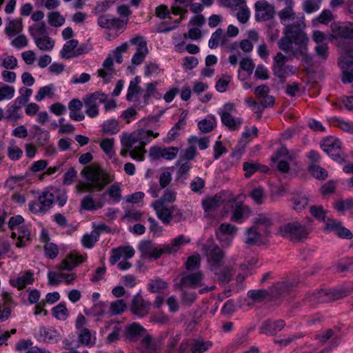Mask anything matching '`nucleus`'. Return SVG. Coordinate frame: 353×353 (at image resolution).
Instances as JSON below:
<instances>
[{"instance_id": "nucleus-1", "label": "nucleus", "mask_w": 353, "mask_h": 353, "mask_svg": "<svg viewBox=\"0 0 353 353\" xmlns=\"http://www.w3.org/2000/svg\"><path fill=\"white\" fill-rule=\"evenodd\" d=\"M290 20L292 23L285 25L284 36L278 41V47L286 53L290 52L294 57H301L305 63L310 64L312 61V57L307 53L309 39L304 31V15L299 13Z\"/></svg>"}, {"instance_id": "nucleus-2", "label": "nucleus", "mask_w": 353, "mask_h": 353, "mask_svg": "<svg viewBox=\"0 0 353 353\" xmlns=\"http://www.w3.org/2000/svg\"><path fill=\"white\" fill-rule=\"evenodd\" d=\"M332 34L330 40L343 50V54L339 58V65L342 69L341 81L343 83L353 81V49L349 48L348 39H353V23L334 22L331 25Z\"/></svg>"}, {"instance_id": "nucleus-3", "label": "nucleus", "mask_w": 353, "mask_h": 353, "mask_svg": "<svg viewBox=\"0 0 353 353\" xmlns=\"http://www.w3.org/2000/svg\"><path fill=\"white\" fill-rule=\"evenodd\" d=\"M81 174L85 180L82 187L86 192H100L111 181L107 172L99 165L85 167Z\"/></svg>"}, {"instance_id": "nucleus-4", "label": "nucleus", "mask_w": 353, "mask_h": 353, "mask_svg": "<svg viewBox=\"0 0 353 353\" xmlns=\"http://www.w3.org/2000/svg\"><path fill=\"white\" fill-rule=\"evenodd\" d=\"M350 291L343 288L323 290L308 293L304 299L305 305H314L319 303H329L345 297Z\"/></svg>"}, {"instance_id": "nucleus-5", "label": "nucleus", "mask_w": 353, "mask_h": 353, "mask_svg": "<svg viewBox=\"0 0 353 353\" xmlns=\"http://www.w3.org/2000/svg\"><path fill=\"white\" fill-rule=\"evenodd\" d=\"M159 136V133H154L150 130L138 129L131 134H128L129 147L137 146L139 155L136 157L139 161H143L145 159L146 150L145 145L152 141V137L156 138Z\"/></svg>"}, {"instance_id": "nucleus-6", "label": "nucleus", "mask_w": 353, "mask_h": 353, "mask_svg": "<svg viewBox=\"0 0 353 353\" xmlns=\"http://www.w3.org/2000/svg\"><path fill=\"white\" fill-rule=\"evenodd\" d=\"M279 234L292 242H301L308 237L310 230L297 221L289 222L280 225Z\"/></svg>"}, {"instance_id": "nucleus-7", "label": "nucleus", "mask_w": 353, "mask_h": 353, "mask_svg": "<svg viewBox=\"0 0 353 353\" xmlns=\"http://www.w3.org/2000/svg\"><path fill=\"white\" fill-rule=\"evenodd\" d=\"M201 251L205 256L210 269L221 266L222 260L225 257V252L214 242L213 238H210L202 244Z\"/></svg>"}, {"instance_id": "nucleus-8", "label": "nucleus", "mask_w": 353, "mask_h": 353, "mask_svg": "<svg viewBox=\"0 0 353 353\" xmlns=\"http://www.w3.org/2000/svg\"><path fill=\"white\" fill-rule=\"evenodd\" d=\"M108 95L101 91L86 94L83 97L85 108V112L90 118L97 117L99 114V106L107 101Z\"/></svg>"}, {"instance_id": "nucleus-9", "label": "nucleus", "mask_w": 353, "mask_h": 353, "mask_svg": "<svg viewBox=\"0 0 353 353\" xmlns=\"http://www.w3.org/2000/svg\"><path fill=\"white\" fill-rule=\"evenodd\" d=\"M321 149L326 152L334 161L342 163L344 157L341 150V142L333 137L324 139L321 143Z\"/></svg>"}, {"instance_id": "nucleus-10", "label": "nucleus", "mask_w": 353, "mask_h": 353, "mask_svg": "<svg viewBox=\"0 0 353 353\" xmlns=\"http://www.w3.org/2000/svg\"><path fill=\"white\" fill-rule=\"evenodd\" d=\"M284 292V285L278 283L272 286L270 291L264 289L251 290L248 292V296L254 302L260 303L265 301L268 296L278 298L283 295Z\"/></svg>"}, {"instance_id": "nucleus-11", "label": "nucleus", "mask_w": 353, "mask_h": 353, "mask_svg": "<svg viewBox=\"0 0 353 353\" xmlns=\"http://www.w3.org/2000/svg\"><path fill=\"white\" fill-rule=\"evenodd\" d=\"M190 239L186 240L184 235L181 234L176 238L172 240L169 244L163 245V247L152 248V251L150 254L149 259H157L163 254H172L174 253L179 249L180 246L185 243H189Z\"/></svg>"}, {"instance_id": "nucleus-12", "label": "nucleus", "mask_w": 353, "mask_h": 353, "mask_svg": "<svg viewBox=\"0 0 353 353\" xmlns=\"http://www.w3.org/2000/svg\"><path fill=\"white\" fill-rule=\"evenodd\" d=\"M288 61V57L281 52H278L274 58L272 69L274 74L281 79L282 83L284 81V79L292 72V66L286 65Z\"/></svg>"}, {"instance_id": "nucleus-13", "label": "nucleus", "mask_w": 353, "mask_h": 353, "mask_svg": "<svg viewBox=\"0 0 353 353\" xmlns=\"http://www.w3.org/2000/svg\"><path fill=\"white\" fill-rule=\"evenodd\" d=\"M274 8L265 0L255 3V19L257 21H265L274 17Z\"/></svg>"}, {"instance_id": "nucleus-14", "label": "nucleus", "mask_w": 353, "mask_h": 353, "mask_svg": "<svg viewBox=\"0 0 353 353\" xmlns=\"http://www.w3.org/2000/svg\"><path fill=\"white\" fill-rule=\"evenodd\" d=\"M285 325V323L282 319L272 320L268 319L261 323L259 330L261 334L275 336L284 328Z\"/></svg>"}, {"instance_id": "nucleus-15", "label": "nucleus", "mask_w": 353, "mask_h": 353, "mask_svg": "<svg viewBox=\"0 0 353 353\" xmlns=\"http://www.w3.org/2000/svg\"><path fill=\"white\" fill-rule=\"evenodd\" d=\"M145 333L146 330L141 325L134 322L125 326L123 336L125 341L136 342L141 337L146 336Z\"/></svg>"}, {"instance_id": "nucleus-16", "label": "nucleus", "mask_w": 353, "mask_h": 353, "mask_svg": "<svg viewBox=\"0 0 353 353\" xmlns=\"http://www.w3.org/2000/svg\"><path fill=\"white\" fill-rule=\"evenodd\" d=\"M237 228L230 223H222L216 230L215 234L220 242H223L225 245H230L232 241V236L236 234Z\"/></svg>"}, {"instance_id": "nucleus-17", "label": "nucleus", "mask_w": 353, "mask_h": 353, "mask_svg": "<svg viewBox=\"0 0 353 353\" xmlns=\"http://www.w3.org/2000/svg\"><path fill=\"white\" fill-rule=\"evenodd\" d=\"M151 303L145 301L140 293L134 296L131 303L132 312L140 317L145 316L150 311Z\"/></svg>"}, {"instance_id": "nucleus-18", "label": "nucleus", "mask_w": 353, "mask_h": 353, "mask_svg": "<svg viewBox=\"0 0 353 353\" xmlns=\"http://www.w3.org/2000/svg\"><path fill=\"white\" fill-rule=\"evenodd\" d=\"M203 274L201 271L183 275L178 285L181 288H191L195 289L203 285Z\"/></svg>"}, {"instance_id": "nucleus-19", "label": "nucleus", "mask_w": 353, "mask_h": 353, "mask_svg": "<svg viewBox=\"0 0 353 353\" xmlns=\"http://www.w3.org/2000/svg\"><path fill=\"white\" fill-rule=\"evenodd\" d=\"M214 272V279L221 285L224 286L229 283L234 274V270L228 266L220 268L217 266L210 269Z\"/></svg>"}, {"instance_id": "nucleus-20", "label": "nucleus", "mask_w": 353, "mask_h": 353, "mask_svg": "<svg viewBox=\"0 0 353 353\" xmlns=\"http://www.w3.org/2000/svg\"><path fill=\"white\" fill-rule=\"evenodd\" d=\"M128 20H126L124 23L123 21L114 17L111 14H103L99 17L97 19L98 25L102 28L105 29H116L119 30L125 26L127 23Z\"/></svg>"}, {"instance_id": "nucleus-21", "label": "nucleus", "mask_w": 353, "mask_h": 353, "mask_svg": "<svg viewBox=\"0 0 353 353\" xmlns=\"http://www.w3.org/2000/svg\"><path fill=\"white\" fill-rule=\"evenodd\" d=\"M152 205L156 211L158 218L163 223L168 224L170 223L171 219H172L174 206H172L170 208H166L165 205L162 203L161 201H156L152 204Z\"/></svg>"}, {"instance_id": "nucleus-22", "label": "nucleus", "mask_w": 353, "mask_h": 353, "mask_svg": "<svg viewBox=\"0 0 353 353\" xmlns=\"http://www.w3.org/2000/svg\"><path fill=\"white\" fill-rule=\"evenodd\" d=\"M325 229L334 232L338 236L343 239H351L353 236L352 232L341 225L340 221L328 219L325 223Z\"/></svg>"}, {"instance_id": "nucleus-23", "label": "nucleus", "mask_w": 353, "mask_h": 353, "mask_svg": "<svg viewBox=\"0 0 353 353\" xmlns=\"http://www.w3.org/2000/svg\"><path fill=\"white\" fill-rule=\"evenodd\" d=\"M83 105V101L79 99H73L68 103L69 116L72 120L81 121L85 119L83 112L81 111Z\"/></svg>"}, {"instance_id": "nucleus-24", "label": "nucleus", "mask_w": 353, "mask_h": 353, "mask_svg": "<svg viewBox=\"0 0 353 353\" xmlns=\"http://www.w3.org/2000/svg\"><path fill=\"white\" fill-rule=\"evenodd\" d=\"M222 123L228 128L230 130H238L243 123L242 118L235 119L230 112L219 111Z\"/></svg>"}, {"instance_id": "nucleus-25", "label": "nucleus", "mask_w": 353, "mask_h": 353, "mask_svg": "<svg viewBox=\"0 0 353 353\" xmlns=\"http://www.w3.org/2000/svg\"><path fill=\"white\" fill-rule=\"evenodd\" d=\"M39 340L49 343H54L61 340L57 331L52 327H41L39 330Z\"/></svg>"}, {"instance_id": "nucleus-26", "label": "nucleus", "mask_w": 353, "mask_h": 353, "mask_svg": "<svg viewBox=\"0 0 353 353\" xmlns=\"http://www.w3.org/2000/svg\"><path fill=\"white\" fill-rule=\"evenodd\" d=\"M84 261L83 256H75L72 254H68L67 257L61 261L58 269L59 270H67L71 271L78 264L82 263Z\"/></svg>"}, {"instance_id": "nucleus-27", "label": "nucleus", "mask_w": 353, "mask_h": 353, "mask_svg": "<svg viewBox=\"0 0 353 353\" xmlns=\"http://www.w3.org/2000/svg\"><path fill=\"white\" fill-rule=\"evenodd\" d=\"M34 281V274L31 271L26 272L22 276L16 279L10 280L12 286L22 290L28 284H31Z\"/></svg>"}, {"instance_id": "nucleus-28", "label": "nucleus", "mask_w": 353, "mask_h": 353, "mask_svg": "<svg viewBox=\"0 0 353 353\" xmlns=\"http://www.w3.org/2000/svg\"><path fill=\"white\" fill-rule=\"evenodd\" d=\"M128 142V134L123 133L121 139V143L123 148L121 151V155L123 157H127L129 154L133 159L138 161V159L136 158V157L139 155L137 146L129 147Z\"/></svg>"}, {"instance_id": "nucleus-29", "label": "nucleus", "mask_w": 353, "mask_h": 353, "mask_svg": "<svg viewBox=\"0 0 353 353\" xmlns=\"http://www.w3.org/2000/svg\"><path fill=\"white\" fill-rule=\"evenodd\" d=\"M168 287V283L161 278L150 279L148 283V290L151 293H161Z\"/></svg>"}, {"instance_id": "nucleus-30", "label": "nucleus", "mask_w": 353, "mask_h": 353, "mask_svg": "<svg viewBox=\"0 0 353 353\" xmlns=\"http://www.w3.org/2000/svg\"><path fill=\"white\" fill-rule=\"evenodd\" d=\"M79 45V41L77 39H70L67 41L63 46L60 52L61 57L63 59H70L74 57L73 54L77 47Z\"/></svg>"}, {"instance_id": "nucleus-31", "label": "nucleus", "mask_w": 353, "mask_h": 353, "mask_svg": "<svg viewBox=\"0 0 353 353\" xmlns=\"http://www.w3.org/2000/svg\"><path fill=\"white\" fill-rule=\"evenodd\" d=\"M148 54V49L147 47V43L143 42L139 47H137L136 52L132 57V63L138 65H140L145 59V57Z\"/></svg>"}, {"instance_id": "nucleus-32", "label": "nucleus", "mask_w": 353, "mask_h": 353, "mask_svg": "<svg viewBox=\"0 0 353 353\" xmlns=\"http://www.w3.org/2000/svg\"><path fill=\"white\" fill-rule=\"evenodd\" d=\"M34 40L37 48L43 51H50L54 46V41L48 35L35 38Z\"/></svg>"}, {"instance_id": "nucleus-33", "label": "nucleus", "mask_w": 353, "mask_h": 353, "mask_svg": "<svg viewBox=\"0 0 353 353\" xmlns=\"http://www.w3.org/2000/svg\"><path fill=\"white\" fill-rule=\"evenodd\" d=\"M119 130V122L114 119L105 121L101 125V131L105 134H116Z\"/></svg>"}, {"instance_id": "nucleus-34", "label": "nucleus", "mask_w": 353, "mask_h": 353, "mask_svg": "<svg viewBox=\"0 0 353 353\" xmlns=\"http://www.w3.org/2000/svg\"><path fill=\"white\" fill-rule=\"evenodd\" d=\"M332 268L339 273L353 272V260L350 259H341L333 265Z\"/></svg>"}, {"instance_id": "nucleus-35", "label": "nucleus", "mask_w": 353, "mask_h": 353, "mask_svg": "<svg viewBox=\"0 0 353 353\" xmlns=\"http://www.w3.org/2000/svg\"><path fill=\"white\" fill-rule=\"evenodd\" d=\"M156 348L157 344L152 341V337L150 334H147L143 337L139 343V349L146 353H158Z\"/></svg>"}, {"instance_id": "nucleus-36", "label": "nucleus", "mask_w": 353, "mask_h": 353, "mask_svg": "<svg viewBox=\"0 0 353 353\" xmlns=\"http://www.w3.org/2000/svg\"><path fill=\"white\" fill-rule=\"evenodd\" d=\"M247 238L245 243L248 245H254L259 244L261 242V234L257 231V229L252 226L246 230L245 232Z\"/></svg>"}, {"instance_id": "nucleus-37", "label": "nucleus", "mask_w": 353, "mask_h": 353, "mask_svg": "<svg viewBox=\"0 0 353 353\" xmlns=\"http://www.w3.org/2000/svg\"><path fill=\"white\" fill-rule=\"evenodd\" d=\"M232 215L231 219L237 223H241L244 218L245 209L241 204L237 203L235 201L230 204Z\"/></svg>"}, {"instance_id": "nucleus-38", "label": "nucleus", "mask_w": 353, "mask_h": 353, "mask_svg": "<svg viewBox=\"0 0 353 353\" xmlns=\"http://www.w3.org/2000/svg\"><path fill=\"white\" fill-rule=\"evenodd\" d=\"M192 1L193 0H174V3L171 7L172 12L174 15L179 14H185L188 12L186 8L189 6V3Z\"/></svg>"}, {"instance_id": "nucleus-39", "label": "nucleus", "mask_w": 353, "mask_h": 353, "mask_svg": "<svg viewBox=\"0 0 353 353\" xmlns=\"http://www.w3.org/2000/svg\"><path fill=\"white\" fill-rule=\"evenodd\" d=\"M212 343L209 341H203L202 339H193L192 341V353H203L206 351Z\"/></svg>"}, {"instance_id": "nucleus-40", "label": "nucleus", "mask_w": 353, "mask_h": 353, "mask_svg": "<svg viewBox=\"0 0 353 353\" xmlns=\"http://www.w3.org/2000/svg\"><path fill=\"white\" fill-rule=\"evenodd\" d=\"M28 30L33 39H35V38H39L38 37L39 35L43 37L48 35L47 27L43 21L30 26Z\"/></svg>"}, {"instance_id": "nucleus-41", "label": "nucleus", "mask_w": 353, "mask_h": 353, "mask_svg": "<svg viewBox=\"0 0 353 353\" xmlns=\"http://www.w3.org/2000/svg\"><path fill=\"white\" fill-rule=\"evenodd\" d=\"M53 316L58 319L64 321L68 316V310L65 303H60L52 309Z\"/></svg>"}, {"instance_id": "nucleus-42", "label": "nucleus", "mask_w": 353, "mask_h": 353, "mask_svg": "<svg viewBox=\"0 0 353 353\" xmlns=\"http://www.w3.org/2000/svg\"><path fill=\"white\" fill-rule=\"evenodd\" d=\"M223 202L221 196L215 195L214 197L209 198L203 201V207L205 211H210L219 207Z\"/></svg>"}, {"instance_id": "nucleus-43", "label": "nucleus", "mask_w": 353, "mask_h": 353, "mask_svg": "<svg viewBox=\"0 0 353 353\" xmlns=\"http://www.w3.org/2000/svg\"><path fill=\"white\" fill-rule=\"evenodd\" d=\"M309 171L312 176L319 180H324L328 176L327 171L317 164H311Z\"/></svg>"}, {"instance_id": "nucleus-44", "label": "nucleus", "mask_w": 353, "mask_h": 353, "mask_svg": "<svg viewBox=\"0 0 353 353\" xmlns=\"http://www.w3.org/2000/svg\"><path fill=\"white\" fill-rule=\"evenodd\" d=\"M48 23L52 27H59L64 24L65 19L57 12H51L48 14Z\"/></svg>"}, {"instance_id": "nucleus-45", "label": "nucleus", "mask_w": 353, "mask_h": 353, "mask_svg": "<svg viewBox=\"0 0 353 353\" xmlns=\"http://www.w3.org/2000/svg\"><path fill=\"white\" fill-rule=\"evenodd\" d=\"M99 236V233L94 230L92 231L90 234H84L81 239L83 246L86 248H93L95 243L98 241Z\"/></svg>"}, {"instance_id": "nucleus-46", "label": "nucleus", "mask_w": 353, "mask_h": 353, "mask_svg": "<svg viewBox=\"0 0 353 353\" xmlns=\"http://www.w3.org/2000/svg\"><path fill=\"white\" fill-rule=\"evenodd\" d=\"M23 23L22 19L12 20L9 22V24L6 27V33L11 37L13 36L14 32H20L22 31Z\"/></svg>"}, {"instance_id": "nucleus-47", "label": "nucleus", "mask_w": 353, "mask_h": 353, "mask_svg": "<svg viewBox=\"0 0 353 353\" xmlns=\"http://www.w3.org/2000/svg\"><path fill=\"white\" fill-rule=\"evenodd\" d=\"M334 208L339 212L347 210L350 214H353V199L339 200L335 203Z\"/></svg>"}, {"instance_id": "nucleus-48", "label": "nucleus", "mask_w": 353, "mask_h": 353, "mask_svg": "<svg viewBox=\"0 0 353 353\" xmlns=\"http://www.w3.org/2000/svg\"><path fill=\"white\" fill-rule=\"evenodd\" d=\"M292 209L296 212H301L308 205L309 199L306 195H303L292 198Z\"/></svg>"}, {"instance_id": "nucleus-49", "label": "nucleus", "mask_w": 353, "mask_h": 353, "mask_svg": "<svg viewBox=\"0 0 353 353\" xmlns=\"http://www.w3.org/2000/svg\"><path fill=\"white\" fill-rule=\"evenodd\" d=\"M38 199L40 201L41 205L44 210L47 211L52 205L55 197L54 195L49 192H43L39 196Z\"/></svg>"}, {"instance_id": "nucleus-50", "label": "nucleus", "mask_w": 353, "mask_h": 353, "mask_svg": "<svg viewBox=\"0 0 353 353\" xmlns=\"http://www.w3.org/2000/svg\"><path fill=\"white\" fill-rule=\"evenodd\" d=\"M19 234L17 236L18 241L16 243L17 247L22 248L25 245V242L30 239V233L25 225H21L19 228Z\"/></svg>"}, {"instance_id": "nucleus-51", "label": "nucleus", "mask_w": 353, "mask_h": 353, "mask_svg": "<svg viewBox=\"0 0 353 353\" xmlns=\"http://www.w3.org/2000/svg\"><path fill=\"white\" fill-rule=\"evenodd\" d=\"M108 306V302L99 301L90 309L89 314L94 316H101L105 313Z\"/></svg>"}, {"instance_id": "nucleus-52", "label": "nucleus", "mask_w": 353, "mask_h": 353, "mask_svg": "<svg viewBox=\"0 0 353 353\" xmlns=\"http://www.w3.org/2000/svg\"><path fill=\"white\" fill-rule=\"evenodd\" d=\"M320 8L319 0H304L303 2V10L307 14H311L319 10Z\"/></svg>"}, {"instance_id": "nucleus-53", "label": "nucleus", "mask_w": 353, "mask_h": 353, "mask_svg": "<svg viewBox=\"0 0 353 353\" xmlns=\"http://www.w3.org/2000/svg\"><path fill=\"white\" fill-rule=\"evenodd\" d=\"M126 308V304L123 299H118L110 305V310L112 315L120 314Z\"/></svg>"}, {"instance_id": "nucleus-54", "label": "nucleus", "mask_w": 353, "mask_h": 353, "mask_svg": "<svg viewBox=\"0 0 353 353\" xmlns=\"http://www.w3.org/2000/svg\"><path fill=\"white\" fill-rule=\"evenodd\" d=\"M7 108L6 119L17 121L22 117V114L19 112L20 109L14 106L13 104L9 103L7 105Z\"/></svg>"}, {"instance_id": "nucleus-55", "label": "nucleus", "mask_w": 353, "mask_h": 353, "mask_svg": "<svg viewBox=\"0 0 353 353\" xmlns=\"http://www.w3.org/2000/svg\"><path fill=\"white\" fill-rule=\"evenodd\" d=\"M95 201L92 194L85 195L81 201V209L87 211L95 210Z\"/></svg>"}, {"instance_id": "nucleus-56", "label": "nucleus", "mask_w": 353, "mask_h": 353, "mask_svg": "<svg viewBox=\"0 0 353 353\" xmlns=\"http://www.w3.org/2000/svg\"><path fill=\"white\" fill-rule=\"evenodd\" d=\"M175 165L179 167L176 172V178L186 179L191 168V164L188 161H182V163L177 164L176 161Z\"/></svg>"}, {"instance_id": "nucleus-57", "label": "nucleus", "mask_w": 353, "mask_h": 353, "mask_svg": "<svg viewBox=\"0 0 353 353\" xmlns=\"http://www.w3.org/2000/svg\"><path fill=\"white\" fill-rule=\"evenodd\" d=\"M34 128L36 130L35 133L37 137L38 144L39 145H45L50 139L49 132L37 125H34Z\"/></svg>"}, {"instance_id": "nucleus-58", "label": "nucleus", "mask_w": 353, "mask_h": 353, "mask_svg": "<svg viewBox=\"0 0 353 353\" xmlns=\"http://www.w3.org/2000/svg\"><path fill=\"white\" fill-rule=\"evenodd\" d=\"M53 90L54 85L52 84L40 88L35 96L36 101H41L46 97H51L53 95Z\"/></svg>"}, {"instance_id": "nucleus-59", "label": "nucleus", "mask_w": 353, "mask_h": 353, "mask_svg": "<svg viewBox=\"0 0 353 353\" xmlns=\"http://www.w3.org/2000/svg\"><path fill=\"white\" fill-rule=\"evenodd\" d=\"M196 148L194 145H190L189 148L183 151V154L180 156V157L177 160V164L182 163V161L188 162V161L193 160L196 155Z\"/></svg>"}, {"instance_id": "nucleus-60", "label": "nucleus", "mask_w": 353, "mask_h": 353, "mask_svg": "<svg viewBox=\"0 0 353 353\" xmlns=\"http://www.w3.org/2000/svg\"><path fill=\"white\" fill-rule=\"evenodd\" d=\"M250 197L256 204H262L265 198V192L263 188L258 187L253 189L250 193Z\"/></svg>"}, {"instance_id": "nucleus-61", "label": "nucleus", "mask_w": 353, "mask_h": 353, "mask_svg": "<svg viewBox=\"0 0 353 353\" xmlns=\"http://www.w3.org/2000/svg\"><path fill=\"white\" fill-rule=\"evenodd\" d=\"M107 193L114 203H119L121 199V190L117 184H113L108 188Z\"/></svg>"}, {"instance_id": "nucleus-62", "label": "nucleus", "mask_w": 353, "mask_h": 353, "mask_svg": "<svg viewBox=\"0 0 353 353\" xmlns=\"http://www.w3.org/2000/svg\"><path fill=\"white\" fill-rule=\"evenodd\" d=\"M153 248L151 241H141L139 245V250L143 259L148 258Z\"/></svg>"}, {"instance_id": "nucleus-63", "label": "nucleus", "mask_w": 353, "mask_h": 353, "mask_svg": "<svg viewBox=\"0 0 353 353\" xmlns=\"http://www.w3.org/2000/svg\"><path fill=\"white\" fill-rule=\"evenodd\" d=\"M15 90L13 86L4 85L0 87V101L4 99H11L14 95Z\"/></svg>"}, {"instance_id": "nucleus-64", "label": "nucleus", "mask_w": 353, "mask_h": 353, "mask_svg": "<svg viewBox=\"0 0 353 353\" xmlns=\"http://www.w3.org/2000/svg\"><path fill=\"white\" fill-rule=\"evenodd\" d=\"M253 223L254 224L263 225L266 228L273 224L272 219L266 214H259L253 219Z\"/></svg>"}]
</instances>
